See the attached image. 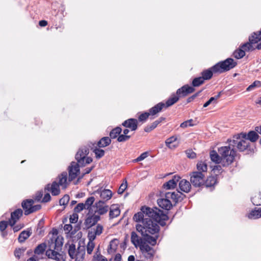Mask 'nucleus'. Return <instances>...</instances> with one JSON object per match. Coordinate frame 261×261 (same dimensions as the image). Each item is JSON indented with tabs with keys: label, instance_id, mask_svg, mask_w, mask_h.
<instances>
[{
	"label": "nucleus",
	"instance_id": "nucleus-1",
	"mask_svg": "<svg viewBox=\"0 0 261 261\" xmlns=\"http://www.w3.org/2000/svg\"><path fill=\"white\" fill-rule=\"evenodd\" d=\"M152 218L156 222H158L162 226L166 225V221L168 220L167 214H165L163 211L156 207L150 208L146 206L141 207V211L135 214L133 220L137 222H142L145 220V218Z\"/></svg>",
	"mask_w": 261,
	"mask_h": 261
},
{
	"label": "nucleus",
	"instance_id": "nucleus-10",
	"mask_svg": "<svg viewBox=\"0 0 261 261\" xmlns=\"http://www.w3.org/2000/svg\"><path fill=\"white\" fill-rule=\"evenodd\" d=\"M261 40V29L258 31V37H255V39H254V36H251L249 38V41L241 45L242 48H243L245 52L246 51H252L255 49L253 44L257 43Z\"/></svg>",
	"mask_w": 261,
	"mask_h": 261
},
{
	"label": "nucleus",
	"instance_id": "nucleus-38",
	"mask_svg": "<svg viewBox=\"0 0 261 261\" xmlns=\"http://www.w3.org/2000/svg\"><path fill=\"white\" fill-rule=\"evenodd\" d=\"M59 181L58 184L59 186H62L64 188L67 187V173L66 172H63L61 175L59 176Z\"/></svg>",
	"mask_w": 261,
	"mask_h": 261
},
{
	"label": "nucleus",
	"instance_id": "nucleus-61",
	"mask_svg": "<svg viewBox=\"0 0 261 261\" xmlns=\"http://www.w3.org/2000/svg\"><path fill=\"white\" fill-rule=\"evenodd\" d=\"M63 245V242L58 240V239H57L56 240H55V250H57V251L59 250L62 246Z\"/></svg>",
	"mask_w": 261,
	"mask_h": 261
},
{
	"label": "nucleus",
	"instance_id": "nucleus-64",
	"mask_svg": "<svg viewBox=\"0 0 261 261\" xmlns=\"http://www.w3.org/2000/svg\"><path fill=\"white\" fill-rule=\"evenodd\" d=\"M43 191L41 190V191H38L36 193V195L35 196V200L37 201H41V199L43 196Z\"/></svg>",
	"mask_w": 261,
	"mask_h": 261
},
{
	"label": "nucleus",
	"instance_id": "nucleus-45",
	"mask_svg": "<svg viewBox=\"0 0 261 261\" xmlns=\"http://www.w3.org/2000/svg\"><path fill=\"white\" fill-rule=\"evenodd\" d=\"M204 82V81L201 76H199L194 79L192 84L193 87H198L203 84Z\"/></svg>",
	"mask_w": 261,
	"mask_h": 261
},
{
	"label": "nucleus",
	"instance_id": "nucleus-27",
	"mask_svg": "<svg viewBox=\"0 0 261 261\" xmlns=\"http://www.w3.org/2000/svg\"><path fill=\"white\" fill-rule=\"evenodd\" d=\"M165 120L164 117H161L152 123L148 124L144 129V130H152L155 129L161 122Z\"/></svg>",
	"mask_w": 261,
	"mask_h": 261
},
{
	"label": "nucleus",
	"instance_id": "nucleus-26",
	"mask_svg": "<svg viewBox=\"0 0 261 261\" xmlns=\"http://www.w3.org/2000/svg\"><path fill=\"white\" fill-rule=\"evenodd\" d=\"M130 240L131 242L136 247L142 244L143 242L142 239L139 237L135 231L132 232Z\"/></svg>",
	"mask_w": 261,
	"mask_h": 261
},
{
	"label": "nucleus",
	"instance_id": "nucleus-30",
	"mask_svg": "<svg viewBox=\"0 0 261 261\" xmlns=\"http://www.w3.org/2000/svg\"><path fill=\"white\" fill-rule=\"evenodd\" d=\"M217 183V177L216 176H210L206 179H204V184L206 187H211Z\"/></svg>",
	"mask_w": 261,
	"mask_h": 261
},
{
	"label": "nucleus",
	"instance_id": "nucleus-7",
	"mask_svg": "<svg viewBox=\"0 0 261 261\" xmlns=\"http://www.w3.org/2000/svg\"><path fill=\"white\" fill-rule=\"evenodd\" d=\"M218 152L221 156L224 163L223 166L229 165L231 164L236 155V151L230 149V146H223L218 149Z\"/></svg>",
	"mask_w": 261,
	"mask_h": 261
},
{
	"label": "nucleus",
	"instance_id": "nucleus-44",
	"mask_svg": "<svg viewBox=\"0 0 261 261\" xmlns=\"http://www.w3.org/2000/svg\"><path fill=\"white\" fill-rule=\"evenodd\" d=\"M139 247L142 252H148V254H150L149 252L152 250V247L143 242H142V244H141V245H139Z\"/></svg>",
	"mask_w": 261,
	"mask_h": 261
},
{
	"label": "nucleus",
	"instance_id": "nucleus-53",
	"mask_svg": "<svg viewBox=\"0 0 261 261\" xmlns=\"http://www.w3.org/2000/svg\"><path fill=\"white\" fill-rule=\"evenodd\" d=\"M46 255L49 258H53L56 255H60V253L54 250L48 249L46 251Z\"/></svg>",
	"mask_w": 261,
	"mask_h": 261
},
{
	"label": "nucleus",
	"instance_id": "nucleus-13",
	"mask_svg": "<svg viewBox=\"0 0 261 261\" xmlns=\"http://www.w3.org/2000/svg\"><path fill=\"white\" fill-rule=\"evenodd\" d=\"M122 132H110V136L111 138H117V141L119 142H124L128 140L131 135H128L129 132H123V134H121Z\"/></svg>",
	"mask_w": 261,
	"mask_h": 261
},
{
	"label": "nucleus",
	"instance_id": "nucleus-20",
	"mask_svg": "<svg viewBox=\"0 0 261 261\" xmlns=\"http://www.w3.org/2000/svg\"><path fill=\"white\" fill-rule=\"evenodd\" d=\"M122 125L126 128H130L131 130H136L139 125V122L136 119L130 118L124 121Z\"/></svg>",
	"mask_w": 261,
	"mask_h": 261
},
{
	"label": "nucleus",
	"instance_id": "nucleus-31",
	"mask_svg": "<svg viewBox=\"0 0 261 261\" xmlns=\"http://www.w3.org/2000/svg\"><path fill=\"white\" fill-rule=\"evenodd\" d=\"M111 143V139L109 137H102L96 144V145L99 148L105 147L109 145Z\"/></svg>",
	"mask_w": 261,
	"mask_h": 261
},
{
	"label": "nucleus",
	"instance_id": "nucleus-5",
	"mask_svg": "<svg viewBox=\"0 0 261 261\" xmlns=\"http://www.w3.org/2000/svg\"><path fill=\"white\" fill-rule=\"evenodd\" d=\"M93 146L94 144L91 142L88 144V147L84 146L80 148L75 155V159L77 161L76 163L81 167H84L91 163L93 160L91 157L87 156V155L89 153V148L93 149Z\"/></svg>",
	"mask_w": 261,
	"mask_h": 261
},
{
	"label": "nucleus",
	"instance_id": "nucleus-33",
	"mask_svg": "<svg viewBox=\"0 0 261 261\" xmlns=\"http://www.w3.org/2000/svg\"><path fill=\"white\" fill-rule=\"evenodd\" d=\"M249 219H256L261 217V208L256 209V208L252 210L248 215Z\"/></svg>",
	"mask_w": 261,
	"mask_h": 261
},
{
	"label": "nucleus",
	"instance_id": "nucleus-14",
	"mask_svg": "<svg viewBox=\"0 0 261 261\" xmlns=\"http://www.w3.org/2000/svg\"><path fill=\"white\" fill-rule=\"evenodd\" d=\"M22 214L23 211L21 208L15 210L11 214V217L8 221L9 224L11 226H13L22 216Z\"/></svg>",
	"mask_w": 261,
	"mask_h": 261
},
{
	"label": "nucleus",
	"instance_id": "nucleus-24",
	"mask_svg": "<svg viewBox=\"0 0 261 261\" xmlns=\"http://www.w3.org/2000/svg\"><path fill=\"white\" fill-rule=\"evenodd\" d=\"M32 234V230L28 228L27 230H23L19 234L18 240L20 243H23L27 239H28Z\"/></svg>",
	"mask_w": 261,
	"mask_h": 261
},
{
	"label": "nucleus",
	"instance_id": "nucleus-17",
	"mask_svg": "<svg viewBox=\"0 0 261 261\" xmlns=\"http://www.w3.org/2000/svg\"><path fill=\"white\" fill-rule=\"evenodd\" d=\"M180 179V177L178 175H175L173 176L171 179L163 184V188L165 190L174 189L176 187L177 184L179 181Z\"/></svg>",
	"mask_w": 261,
	"mask_h": 261
},
{
	"label": "nucleus",
	"instance_id": "nucleus-52",
	"mask_svg": "<svg viewBox=\"0 0 261 261\" xmlns=\"http://www.w3.org/2000/svg\"><path fill=\"white\" fill-rule=\"evenodd\" d=\"M25 248H17L14 251V255L18 259H19L20 258V256L21 255L24 253L25 251Z\"/></svg>",
	"mask_w": 261,
	"mask_h": 261
},
{
	"label": "nucleus",
	"instance_id": "nucleus-15",
	"mask_svg": "<svg viewBox=\"0 0 261 261\" xmlns=\"http://www.w3.org/2000/svg\"><path fill=\"white\" fill-rule=\"evenodd\" d=\"M195 88L188 85H185L181 88L178 89L176 91V94L179 97H185L189 94L194 92Z\"/></svg>",
	"mask_w": 261,
	"mask_h": 261
},
{
	"label": "nucleus",
	"instance_id": "nucleus-12",
	"mask_svg": "<svg viewBox=\"0 0 261 261\" xmlns=\"http://www.w3.org/2000/svg\"><path fill=\"white\" fill-rule=\"evenodd\" d=\"M94 193L99 194L101 200L105 202L110 200L112 197L113 193L110 190L103 189V187L98 188L94 192Z\"/></svg>",
	"mask_w": 261,
	"mask_h": 261
},
{
	"label": "nucleus",
	"instance_id": "nucleus-35",
	"mask_svg": "<svg viewBox=\"0 0 261 261\" xmlns=\"http://www.w3.org/2000/svg\"><path fill=\"white\" fill-rule=\"evenodd\" d=\"M45 243H42L39 244L34 249V253L36 255H42L44 253L46 248Z\"/></svg>",
	"mask_w": 261,
	"mask_h": 261
},
{
	"label": "nucleus",
	"instance_id": "nucleus-42",
	"mask_svg": "<svg viewBox=\"0 0 261 261\" xmlns=\"http://www.w3.org/2000/svg\"><path fill=\"white\" fill-rule=\"evenodd\" d=\"M95 198L93 196H91L88 197L84 203V205L86 207V210H88L89 212H91V206L93 204Z\"/></svg>",
	"mask_w": 261,
	"mask_h": 261
},
{
	"label": "nucleus",
	"instance_id": "nucleus-50",
	"mask_svg": "<svg viewBox=\"0 0 261 261\" xmlns=\"http://www.w3.org/2000/svg\"><path fill=\"white\" fill-rule=\"evenodd\" d=\"M70 199L69 196L67 194L65 195L62 198L59 200V204L60 205H66Z\"/></svg>",
	"mask_w": 261,
	"mask_h": 261
},
{
	"label": "nucleus",
	"instance_id": "nucleus-6",
	"mask_svg": "<svg viewBox=\"0 0 261 261\" xmlns=\"http://www.w3.org/2000/svg\"><path fill=\"white\" fill-rule=\"evenodd\" d=\"M237 62L232 58H227L224 61L219 62L212 66L214 73H222L230 70L235 67Z\"/></svg>",
	"mask_w": 261,
	"mask_h": 261
},
{
	"label": "nucleus",
	"instance_id": "nucleus-59",
	"mask_svg": "<svg viewBox=\"0 0 261 261\" xmlns=\"http://www.w3.org/2000/svg\"><path fill=\"white\" fill-rule=\"evenodd\" d=\"M78 218L79 216L77 214L74 212L72 215L70 216L69 221L71 223H75L77 222Z\"/></svg>",
	"mask_w": 261,
	"mask_h": 261
},
{
	"label": "nucleus",
	"instance_id": "nucleus-48",
	"mask_svg": "<svg viewBox=\"0 0 261 261\" xmlns=\"http://www.w3.org/2000/svg\"><path fill=\"white\" fill-rule=\"evenodd\" d=\"M261 86V82L259 81H255L252 84L249 85L246 89L247 91H250L255 88L260 87Z\"/></svg>",
	"mask_w": 261,
	"mask_h": 261
},
{
	"label": "nucleus",
	"instance_id": "nucleus-23",
	"mask_svg": "<svg viewBox=\"0 0 261 261\" xmlns=\"http://www.w3.org/2000/svg\"><path fill=\"white\" fill-rule=\"evenodd\" d=\"M85 254V249L84 246H79L77 247L76 253L75 255V258L76 261H82L84 258V255Z\"/></svg>",
	"mask_w": 261,
	"mask_h": 261
},
{
	"label": "nucleus",
	"instance_id": "nucleus-47",
	"mask_svg": "<svg viewBox=\"0 0 261 261\" xmlns=\"http://www.w3.org/2000/svg\"><path fill=\"white\" fill-rule=\"evenodd\" d=\"M44 224V220L43 219H41L39 220L36 228V231L37 232L38 234H41L43 232V228Z\"/></svg>",
	"mask_w": 261,
	"mask_h": 261
},
{
	"label": "nucleus",
	"instance_id": "nucleus-56",
	"mask_svg": "<svg viewBox=\"0 0 261 261\" xmlns=\"http://www.w3.org/2000/svg\"><path fill=\"white\" fill-rule=\"evenodd\" d=\"M95 247V244L93 242L89 241L87 245V251L89 254H91L94 248Z\"/></svg>",
	"mask_w": 261,
	"mask_h": 261
},
{
	"label": "nucleus",
	"instance_id": "nucleus-40",
	"mask_svg": "<svg viewBox=\"0 0 261 261\" xmlns=\"http://www.w3.org/2000/svg\"><path fill=\"white\" fill-rule=\"evenodd\" d=\"M197 169L198 171L197 172H201L202 173L204 174L207 172V164L203 161H199L197 164Z\"/></svg>",
	"mask_w": 261,
	"mask_h": 261
},
{
	"label": "nucleus",
	"instance_id": "nucleus-3",
	"mask_svg": "<svg viewBox=\"0 0 261 261\" xmlns=\"http://www.w3.org/2000/svg\"><path fill=\"white\" fill-rule=\"evenodd\" d=\"M186 195L177 190L173 192H167L165 194V198H160L158 200L159 206L163 209L167 211L170 210L173 206L181 202L185 198Z\"/></svg>",
	"mask_w": 261,
	"mask_h": 261
},
{
	"label": "nucleus",
	"instance_id": "nucleus-18",
	"mask_svg": "<svg viewBox=\"0 0 261 261\" xmlns=\"http://www.w3.org/2000/svg\"><path fill=\"white\" fill-rule=\"evenodd\" d=\"M100 216L99 215H92L88 216L84 222V224L87 229H89L95 225L97 222L100 220Z\"/></svg>",
	"mask_w": 261,
	"mask_h": 261
},
{
	"label": "nucleus",
	"instance_id": "nucleus-22",
	"mask_svg": "<svg viewBox=\"0 0 261 261\" xmlns=\"http://www.w3.org/2000/svg\"><path fill=\"white\" fill-rule=\"evenodd\" d=\"M166 145L170 149H174L176 148L178 143L177 142V137L173 136L168 138L165 141Z\"/></svg>",
	"mask_w": 261,
	"mask_h": 261
},
{
	"label": "nucleus",
	"instance_id": "nucleus-37",
	"mask_svg": "<svg viewBox=\"0 0 261 261\" xmlns=\"http://www.w3.org/2000/svg\"><path fill=\"white\" fill-rule=\"evenodd\" d=\"M114 205H112L110 208L109 213V217L110 219H113L118 216L120 214V211L118 207H115Z\"/></svg>",
	"mask_w": 261,
	"mask_h": 261
},
{
	"label": "nucleus",
	"instance_id": "nucleus-16",
	"mask_svg": "<svg viewBox=\"0 0 261 261\" xmlns=\"http://www.w3.org/2000/svg\"><path fill=\"white\" fill-rule=\"evenodd\" d=\"M105 202L103 200H99L96 202L93 205L96 208L95 211V213H97L99 215H102L107 213L109 210V206L105 204Z\"/></svg>",
	"mask_w": 261,
	"mask_h": 261
},
{
	"label": "nucleus",
	"instance_id": "nucleus-46",
	"mask_svg": "<svg viewBox=\"0 0 261 261\" xmlns=\"http://www.w3.org/2000/svg\"><path fill=\"white\" fill-rule=\"evenodd\" d=\"M75 253H76L75 245L73 244H72L70 245L69 247V249H68L69 255L72 259H74Z\"/></svg>",
	"mask_w": 261,
	"mask_h": 261
},
{
	"label": "nucleus",
	"instance_id": "nucleus-2",
	"mask_svg": "<svg viewBox=\"0 0 261 261\" xmlns=\"http://www.w3.org/2000/svg\"><path fill=\"white\" fill-rule=\"evenodd\" d=\"M258 138L256 132H248L247 135L242 132L240 134L234 135L232 140H228L230 145L236 146L240 151H244L249 147L248 141L252 142H255Z\"/></svg>",
	"mask_w": 261,
	"mask_h": 261
},
{
	"label": "nucleus",
	"instance_id": "nucleus-60",
	"mask_svg": "<svg viewBox=\"0 0 261 261\" xmlns=\"http://www.w3.org/2000/svg\"><path fill=\"white\" fill-rule=\"evenodd\" d=\"M94 229V234H97V236H99L100 234H101L102 232V230H103V226L98 224L96 227V228L95 229Z\"/></svg>",
	"mask_w": 261,
	"mask_h": 261
},
{
	"label": "nucleus",
	"instance_id": "nucleus-58",
	"mask_svg": "<svg viewBox=\"0 0 261 261\" xmlns=\"http://www.w3.org/2000/svg\"><path fill=\"white\" fill-rule=\"evenodd\" d=\"M127 186V181L125 180V183H122L119 187L117 191L118 193L119 194H122L126 189Z\"/></svg>",
	"mask_w": 261,
	"mask_h": 261
},
{
	"label": "nucleus",
	"instance_id": "nucleus-57",
	"mask_svg": "<svg viewBox=\"0 0 261 261\" xmlns=\"http://www.w3.org/2000/svg\"><path fill=\"white\" fill-rule=\"evenodd\" d=\"M185 153L187 156L190 159H195L196 157V154L192 149H188L186 150Z\"/></svg>",
	"mask_w": 261,
	"mask_h": 261
},
{
	"label": "nucleus",
	"instance_id": "nucleus-4",
	"mask_svg": "<svg viewBox=\"0 0 261 261\" xmlns=\"http://www.w3.org/2000/svg\"><path fill=\"white\" fill-rule=\"evenodd\" d=\"M158 223L159 224L152 218H145L143 224H138L136 227L137 230L140 232L141 235H144V233H147L154 234L158 233L160 230V227Z\"/></svg>",
	"mask_w": 261,
	"mask_h": 261
},
{
	"label": "nucleus",
	"instance_id": "nucleus-25",
	"mask_svg": "<svg viewBox=\"0 0 261 261\" xmlns=\"http://www.w3.org/2000/svg\"><path fill=\"white\" fill-rule=\"evenodd\" d=\"M179 187L181 191L188 193L191 187V184L186 179H182L179 181Z\"/></svg>",
	"mask_w": 261,
	"mask_h": 261
},
{
	"label": "nucleus",
	"instance_id": "nucleus-9",
	"mask_svg": "<svg viewBox=\"0 0 261 261\" xmlns=\"http://www.w3.org/2000/svg\"><path fill=\"white\" fill-rule=\"evenodd\" d=\"M205 175L201 172H192L190 174V181L195 187H200L204 184Z\"/></svg>",
	"mask_w": 261,
	"mask_h": 261
},
{
	"label": "nucleus",
	"instance_id": "nucleus-62",
	"mask_svg": "<svg viewBox=\"0 0 261 261\" xmlns=\"http://www.w3.org/2000/svg\"><path fill=\"white\" fill-rule=\"evenodd\" d=\"M8 221H0V231H4L7 227Z\"/></svg>",
	"mask_w": 261,
	"mask_h": 261
},
{
	"label": "nucleus",
	"instance_id": "nucleus-21",
	"mask_svg": "<svg viewBox=\"0 0 261 261\" xmlns=\"http://www.w3.org/2000/svg\"><path fill=\"white\" fill-rule=\"evenodd\" d=\"M165 107L164 102H161L155 105L154 107L149 109L148 112L150 115L154 116L160 112Z\"/></svg>",
	"mask_w": 261,
	"mask_h": 261
},
{
	"label": "nucleus",
	"instance_id": "nucleus-8",
	"mask_svg": "<svg viewBox=\"0 0 261 261\" xmlns=\"http://www.w3.org/2000/svg\"><path fill=\"white\" fill-rule=\"evenodd\" d=\"M34 203V200L31 199H26L22 202L21 206L24 210V214L25 216H28L41 209V205L40 204L33 205Z\"/></svg>",
	"mask_w": 261,
	"mask_h": 261
},
{
	"label": "nucleus",
	"instance_id": "nucleus-11",
	"mask_svg": "<svg viewBox=\"0 0 261 261\" xmlns=\"http://www.w3.org/2000/svg\"><path fill=\"white\" fill-rule=\"evenodd\" d=\"M80 165L78 164L75 162H72L70 166L68 167L69 177V181H72L80 173Z\"/></svg>",
	"mask_w": 261,
	"mask_h": 261
},
{
	"label": "nucleus",
	"instance_id": "nucleus-39",
	"mask_svg": "<svg viewBox=\"0 0 261 261\" xmlns=\"http://www.w3.org/2000/svg\"><path fill=\"white\" fill-rule=\"evenodd\" d=\"M94 144L95 145V143H94ZM93 152L95 153V157L96 159H99L104 156L105 152V150L102 149H100L97 145L96 146H93Z\"/></svg>",
	"mask_w": 261,
	"mask_h": 261
},
{
	"label": "nucleus",
	"instance_id": "nucleus-63",
	"mask_svg": "<svg viewBox=\"0 0 261 261\" xmlns=\"http://www.w3.org/2000/svg\"><path fill=\"white\" fill-rule=\"evenodd\" d=\"M96 236L97 235L94 234V231H89L88 233V238L89 239V241L93 242V241L95 239Z\"/></svg>",
	"mask_w": 261,
	"mask_h": 261
},
{
	"label": "nucleus",
	"instance_id": "nucleus-19",
	"mask_svg": "<svg viewBox=\"0 0 261 261\" xmlns=\"http://www.w3.org/2000/svg\"><path fill=\"white\" fill-rule=\"evenodd\" d=\"M44 190L47 191H50L51 193V194L53 196H57L60 193L59 185L58 184V183L56 181H54L51 185L49 184H47L45 186V187L44 188Z\"/></svg>",
	"mask_w": 261,
	"mask_h": 261
},
{
	"label": "nucleus",
	"instance_id": "nucleus-43",
	"mask_svg": "<svg viewBox=\"0 0 261 261\" xmlns=\"http://www.w3.org/2000/svg\"><path fill=\"white\" fill-rule=\"evenodd\" d=\"M150 114L148 112H145L141 114L138 117V120H137L139 122V125H140V123L142 124L146 122Z\"/></svg>",
	"mask_w": 261,
	"mask_h": 261
},
{
	"label": "nucleus",
	"instance_id": "nucleus-32",
	"mask_svg": "<svg viewBox=\"0 0 261 261\" xmlns=\"http://www.w3.org/2000/svg\"><path fill=\"white\" fill-rule=\"evenodd\" d=\"M179 100V96L173 93L165 103V107L168 108L174 105Z\"/></svg>",
	"mask_w": 261,
	"mask_h": 261
},
{
	"label": "nucleus",
	"instance_id": "nucleus-28",
	"mask_svg": "<svg viewBox=\"0 0 261 261\" xmlns=\"http://www.w3.org/2000/svg\"><path fill=\"white\" fill-rule=\"evenodd\" d=\"M119 244L118 240L117 239H114L111 240L110 242L108 248V252L111 254L113 252H115L117 249V246Z\"/></svg>",
	"mask_w": 261,
	"mask_h": 261
},
{
	"label": "nucleus",
	"instance_id": "nucleus-29",
	"mask_svg": "<svg viewBox=\"0 0 261 261\" xmlns=\"http://www.w3.org/2000/svg\"><path fill=\"white\" fill-rule=\"evenodd\" d=\"M213 73H214V71L212 68V67L211 68L205 69L203 70L201 73V77L205 80H210L213 75Z\"/></svg>",
	"mask_w": 261,
	"mask_h": 261
},
{
	"label": "nucleus",
	"instance_id": "nucleus-55",
	"mask_svg": "<svg viewBox=\"0 0 261 261\" xmlns=\"http://www.w3.org/2000/svg\"><path fill=\"white\" fill-rule=\"evenodd\" d=\"M213 171L215 174V176L217 177L219 174L222 172V168L221 165H217L214 166Z\"/></svg>",
	"mask_w": 261,
	"mask_h": 261
},
{
	"label": "nucleus",
	"instance_id": "nucleus-54",
	"mask_svg": "<svg viewBox=\"0 0 261 261\" xmlns=\"http://www.w3.org/2000/svg\"><path fill=\"white\" fill-rule=\"evenodd\" d=\"M84 209L86 210V207L84 205V203H80L74 207V212L76 213H79Z\"/></svg>",
	"mask_w": 261,
	"mask_h": 261
},
{
	"label": "nucleus",
	"instance_id": "nucleus-51",
	"mask_svg": "<svg viewBox=\"0 0 261 261\" xmlns=\"http://www.w3.org/2000/svg\"><path fill=\"white\" fill-rule=\"evenodd\" d=\"M193 122V119H190V120H187V121L181 123L180 125V127L182 128H185L187 127L188 126H194V124Z\"/></svg>",
	"mask_w": 261,
	"mask_h": 261
},
{
	"label": "nucleus",
	"instance_id": "nucleus-41",
	"mask_svg": "<svg viewBox=\"0 0 261 261\" xmlns=\"http://www.w3.org/2000/svg\"><path fill=\"white\" fill-rule=\"evenodd\" d=\"M233 57L237 59H240L245 56V52L243 48H242L241 46L240 47L236 49L233 53Z\"/></svg>",
	"mask_w": 261,
	"mask_h": 261
},
{
	"label": "nucleus",
	"instance_id": "nucleus-49",
	"mask_svg": "<svg viewBox=\"0 0 261 261\" xmlns=\"http://www.w3.org/2000/svg\"><path fill=\"white\" fill-rule=\"evenodd\" d=\"M251 201L254 205H260L261 204V196L259 195H255L251 198Z\"/></svg>",
	"mask_w": 261,
	"mask_h": 261
},
{
	"label": "nucleus",
	"instance_id": "nucleus-36",
	"mask_svg": "<svg viewBox=\"0 0 261 261\" xmlns=\"http://www.w3.org/2000/svg\"><path fill=\"white\" fill-rule=\"evenodd\" d=\"M210 158L213 162L217 164H219L222 161L220 155L215 150H212L210 152Z\"/></svg>",
	"mask_w": 261,
	"mask_h": 261
},
{
	"label": "nucleus",
	"instance_id": "nucleus-34",
	"mask_svg": "<svg viewBox=\"0 0 261 261\" xmlns=\"http://www.w3.org/2000/svg\"><path fill=\"white\" fill-rule=\"evenodd\" d=\"M144 237V240L152 246H154L156 244V240L159 236L156 235L155 237H152L148 233H144V235H142Z\"/></svg>",
	"mask_w": 261,
	"mask_h": 261
}]
</instances>
